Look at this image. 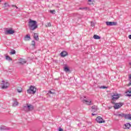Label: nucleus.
I'll return each mask as SVG.
<instances>
[{"instance_id":"nucleus-1","label":"nucleus","mask_w":131,"mask_h":131,"mask_svg":"<svg viewBox=\"0 0 131 131\" xmlns=\"http://www.w3.org/2000/svg\"><path fill=\"white\" fill-rule=\"evenodd\" d=\"M28 26L30 30H35L38 26L37 25V23L35 20H33L32 19H30L28 22Z\"/></svg>"},{"instance_id":"nucleus-2","label":"nucleus","mask_w":131,"mask_h":131,"mask_svg":"<svg viewBox=\"0 0 131 131\" xmlns=\"http://www.w3.org/2000/svg\"><path fill=\"white\" fill-rule=\"evenodd\" d=\"M33 109V105L28 103H27L26 105H25L23 107V110H24L25 112H29V111H32Z\"/></svg>"},{"instance_id":"nucleus-3","label":"nucleus","mask_w":131,"mask_h":131,"mask_svg":"<svg viewBox=\"0 0 131 131\" xmlns=\"http://www.w3.org/2000/svg\"><path fill=\"white\" fill-rule=\"evenodd\" d=\"M117 116L121 117V118L124 117L125 119L131 120V114H124L123 113H121L117 115Z\"/></svg>"},{"instance_id":"nucleus-4","label":"nucleus","mask_w":131,"mask_h":131,"mask_svg":"<svg viewBox=\"0 0 131 131\" xmlns=\"http://www.w3.org/2000/svg\"><path fill=\"white\" fill-rule=\"evenodd\" d=\"M36 93V88L34 86H31L28 90H27V93L29 94H35Z\"/></svg>"},{"instance_id":"nucleus-5","label":"nucleus","mask_w":131,"mask_h":131,"mask_svg":"<svg viewBox=\"0 0 131 131\" xmlns=\"http://www.w3.org/2000/svg\"><path fill=\"white\" fill-rule=\"evenodd\" d=\"M9 85H10L9 82H6L3 80L2 81V83L1 84V88L3 90H5L6 89H8V88H9Z\"/></svg>"},{"instance_id":"nucleus-6","label":"nucleus","mask_w":131,"mask_h":131,"mask_svg":"<svg viewBox=\"0 0 131 131\" xmlns=\"http://www.w3.org/2000/svg\"><path fill=\"white\" fill-rule=\"evenodd\" d=\"M96 120L98 123H105V120L103 119V118L101 117L100 116L97 117Z\"/></svg>"},{"instance_id":"nucleus-7","label":"nucleus","mask_w":131,"mask_h":131,"mask_svg":"<svg viewBox=\"0 0 131 131\" xmlns=\"http://www.w3.org/2000/svg\"><path fill=\"white\" fill-rule=\"evenodd\" d=\"M122 106H123V103H116L115 104L114 108V109H119V108H121V107H122Z\"/></svg>"},{"instance_id":"nucleus-8","label":"nucleus","mask_w":131,"mask_h":131,"mask_svg":"<svg viewBox=\"0 0 131 131\" xmlns=\"http://www.w3.org/2000/svg\"><path fill=\"white\" fill-rule=\"evenodd\" d=\"M105 24L107 26H116L117 25V23L115 21H106Z\"/></svg>"},{"instance_id":"nucleus-9","label":"nucleus","mask_w":131,"mask_h":131,"mask_svg":"<svg viewBox=\"0 0 131 131\" xmlns=\"http://www.w3.org/2000/svg\"><path fill=\"white\" fill-rule=\"evenodd\" d=\"M83 103L86 104V105H93V102H92V100L91 99H83Z\"/></svg>"},{"instance_id":"nucleus-10","label":"nucleus","mask_w":131,"mask_h":131,"mask_svg":"<svg viewBox=\"0 0 131 131\" xmlns=\"http://www.w3.org/2000/svg\"><path fill=\"white\" fill-rule=\"evenodd\" d=\"M15 33V31L12 30V29L7 30L5 34H14Z\"/></svg>"},{"instance_id":"nucleus-11","label":"nucleus","mask_w":131,"mask_h":131,"mask_svg":"<svg viewBox=\"0 0 131 131\" xmlns=\"http://www.w3.org/2000/svg\"><path fill=\"white\" fill-rule=\"evenodd\" d=\"M126 97H131V88H129L128 90L125 91Z\"/></svg>"},{"instance_id":"nucleus-12","label":"nucleus","mask_w":131,"mask_h":131,"mask_svg":"<svg viewBox=\"0 0 131 131\" xmlns=\"http://www.w3.org/2000/svg\"><path fill=\"white\" fill-rule=\"evenodd\" d=\"M118 99H119V95L114 94L112 96V100H118Z\"/></svg>"},{"instance_id":"nucleus-13","label":"nucleus","mask_w":131,"mask_h":131,"mask_svg":"<svg viewBox=\"0 0 131 131\" xmlns=\"http://www.w3.org/2000/svg\"><path fill=\"white\" fill-rule=\"evenodd\" d=\"M26 60H25V59L23 58L19 59V64H21L22 65H23L24 64H26Z\"/></svg>"},{"instance_id":"nucleus-14","label":"nucleus","mask_w":131,"mask_h":131,"mask_svg":"<svg viewBox=\"0 0 131 131\" xmlns=\"http://www.w3.org/2000/svg\"><path fill=\"white\" fill-rule=\"evenodd\" d=\"M91 109H92L91 110L92 112H96L98 110V108H97V106L96 105H94L92 106Z\"/></svg>"},{"instance_id":"nucleus-15","label":"nucleus","mask_w":131,"mask_h":131,"mask_svg":"<svg viewBox=\"0 0 131 131\" xmlns=\"http://www.w3.org/2000/svg\"><path fill=\"white\" fill-rule=\"evenodd\" d=\"M67 55H68V53L66 51H62L60 53L61 57H66Z\"/></svg>"},{"instance_id":"nucleus-16","label":"nucleus","mask_w":131,"mask_h":131,"mask_svg":"<svg viewBox=\"0 0 131 131\" xmlns=\"http://www.w3.org/2000/svg\"><path fill=\"white\" fill-rule=\"evenodd\" d=\"M24 40H26V41L28 40H30V35L29 34L26 35L24 38Z\"/></svg>"},{"instance_id":"nucleus-17","label":"nucleus","mask_w":131,"mask_h":131,"mask_svg":"<svg viewBox=\"0 0 131 131\" xmlns=\"http://www.w3.org/2000/svg\"><path fill=\"white\" fill-rule=\"evenodd\" d=\"M13 107H15V106H18V101H17V99H14V102L12 104Z\"/></svg>"},{"instance_id":"nucleus-18","label":"nucleus","mask_w":131,"mask_h":131,"mask_svg":"<svg viewBox=\"0 0 131 131\" xmlns=\"http://www.w3.org/2000/svg\"><path fill=\"white\" fill-rule=\"evenodd\" d=\"M1 130H7L8 129V127L6 126H1L0 127Z\"/></svg>"},{"instance_id":"nucleus-19","label":"nucleus","mask_w":131,"mask_h":131,"mask_svg":"<svg viewBox=\"0 0 131 131\" xmlns=\"http://www.w3.org/2000/svg\"><path fill=\"white\" fill-rule=\"evenodd\" d=\"M34 38L35 39V40H38L39 38H38V35L37 33H34Z\"/></svg>"},{"instance_id":"nucleus-20","label":"nucleus","mask_w":131,"mask_h":131,"mask_svg":"<svg viewBox=\"0 0 131 131\" xmlns=\"http://www.w3.org/2000/svg\"><path fill=\"white\" fill-rule=\"evenodd\" d=\"M93 38H94V39H100L101 38V37L97 35H94L93 36Z\"/></svg>"},{"instance_id":"nucleus-21","label":"nucleus","mask_w":131,"mask_h":131,"mask_svg":"<svg viewBox=\"0 0 131 131\" xmlns=\"http://www.w3.org/2000/svg\"><path fill=\"white\" fill-rule=\"evenodd\" d=\"M125 128H129L130 127V124L129 123H127L125 124Z\"/></svg>"},{"instance_id":"nucleus-22","label":"nucleus","mask_w":131,"mask_h":131,"mask_svg":"<svg viewBox=\"0 0 131 131\" xmlns=\"http://www.w3.org/2000/svg\"><path fill=\"white\" fill-rule=\"evenodd\" d=\"M6 59L8 61H12V58H11V57H10V56H9V55H7L6 56Z\"/></svg>"},{"instance_id":"nucleus-23","label":"nucleus","mask_w":131,"mask_h":131,"mask_svg":"<svg viewBox=\"0 0 131 131\" xmlns=\"http://www.w3.org/2000/svg\"><path fill=\"white\" fill-rule=\"evenodd\" d=\"M11 55H15L16 54V51L14 50H12L10 52Z\"/></svg>"},{"instance_id":"nucleus-24","label":"nucleus","mask_w":131,"mask_h":131,"mask_svg":"<svg viewBox=\"0 0 131 131\" xmlns=\"http://www.w3.org/2000/svg\"><path fill=\"white\" fill-rule=\"evenodd\" d=\"M52 26V24H51V23H47L46 25V27H51Z\"/></svg>"},{"instance_id":"nucleus-25","label":"nucleus","mask_w":131,"mask_h":131,"mask_svg":"<svg viewBox=\"0 0 131 131\" xmlns=\"http://www.w3.org/2000/svg\"><path fill=\"white\" fill-rule=\"evenodd\" d=\"M23 91V90L21 88L17 89V91L18 92V93H22Z\"/></svg>"},{"instance_id":"nucleus-26","label":"nucleus","mask_w":131,"mask_h":131,"mask_svg":"<svg viewBox=\"0 0 131 131\" xmlns=\"http://www.w3.org/2000/svg\"><path fill=\"white\" fill-rule=\"evenodd\" d=\"M64 70L66 72H68L69 71V68L68 67H65Z\"/></svg>"},{"instance_id":"nucleus-27","label":"nucleus","mask_w":131,"mask_h":131,"mask_svg":"<svg viewBox=\"0 0 131 131\" xmlns=\"http://www.w3.org/2000/svg\"><path fill=\"white\" fill-rule=\"evenodd\" d=\"M32 46L35 47V41L34 40L32 41Z\"/></svg>"},{"instance_id":"nucleus-28","label":"nucleus","mask_w":131,"mask_h":131,"mask_svg":"<svg viewBox=\"0 0 131 131\" xmlns=\"http://www.w3.org/2000/svg\"><path fill=\"white\" fill-rule=\"evenodd\" d=\"M54 94H55V93L51 91H48V94H50V95H54Z\"/></svg>"},{"instance_id":"nucleus-29","label":"nucleus","mask_w":131,"mask_h":131,"mask_svg":"<svg viewBox=\"0 0 131 131\" xmlns=\"http://www.w3.org/2000/svg\"><path fill=\"white\" fill-rule=\"evenodd\" d=\"M55 12L56 11H55V10H50V13H51V14H55Z\"/></svg>"},{"instance_id":"nucleus-30","label":"nucleus","mask_w":131,"mask_h":131,"mask_svg":"<svg viewBox=\"0 0 131 131\" xmlns=\"http://www.w3.org/2000/svg\"><path fill=\"white\" fill-rule=\"evenodd\" d=\"M4 6H5V7H9V4H8V3H5L4 4Z\"/></svg>"},{"instance_id":"nucleus-31","label":"nucleus","mask_w":131,"mask_h":131,"mask_svg":"<svg viewBox=\"0 0 131 131\" xmlns=\"http://www.w3.org/2000/svg\"><path fill=\"white\" fill-rule=\"evenodd\" d=\"M91 26H95V23H94L93 21L91 22Z\"/></svg>"},{"instance_id":"nucleus-32","label":"nucleus","mask_w":131,"mask_h":131,"mask_svg":"<svg viewBox=\"0 0 131 131\" xmlns=\"http://www.w3.org/2000/svg\"><path fill=\"white\" fill-rule=\"evenodd\" d=\"M101 89H107V87L105 86H102L101 87Z\"/></svg>"},{"instance_id":"nucleus-33","label":"nucleus","mask_w":131,"mask_h":131,"mask_svg":"<svg viewBox=\"0 0 131 131\" xmlns=\"http://www.w3.org/2000/svg\"><path fill=\"white\" fill-rule=\"evenodd\" d=\"M85 9H86V8H79L80 10H85Z\"/></svg>"},{"instance_id":"nucleus-34","label":"nucleus","mask_w":131,"mask_h":131,"mask_svg":"<svg viewBox=\"0 0 131 131\" xmlns=\"http://www.w3.org/2000/svg\"><path fill=\"white\" fill-rule=\"evenodd\" d=\"M59 131H63V129L62 128L60 127L58 129Z\"/></svg>"},{"instance_id":"nucleus-35","label":"nucleus","mask_w":131,"mask_h":131,"mask_svg":"<svg viewBox=\"0 0 131 131\" xmlns=\"http://www.w3.org/2000/svg\"><path fill=\"white\" fill-rule=\"evenodd\" d=\"M128 85H131V80L129 81Z\"/></svg>"},{"instance_id":"nucleus-36","label":"nucleus","mask_w":131,"mask_h":131,"mask_svg":"<svg viewBox=\"0 0 131 131\" xmlns=\"http://www.w3.org/2000/svg\"><path fill=\"white\" fill-rule=\"evenodd\" d=\"M92 116H94V115H96V114H92Z\"/></svg>"},{"instance_id":"nucleus-37","label":"nucleus","mask_w":131,"mask_h":131,"mask_svg":"<svg viewBox=\"0 0 131 131\" xmlns=\"http://www.w3.org/2000/svg\"><path fill=\"white\" fill-rule=\"evenodd\" d=\"M129 79H131V74H130V75L129 76Z\"/></svg>"},{"instance_id":"nucleus-38","label":"nucleus","mask_w":131,"mask_h":131,"mask_svg":"<svg viewBox=\"0 0 131 131\" xmlns=\"http://www.w3.org/2000/svg\"><path fill=\"white\" fill-rule=\"evenodd\" d=\"M15 7L16 8V9H18V7H17L16 6H15Z\"/></svg>"},{"instance_id":"nucleus-39","label":"nucleus","mask_w":131,"mask_h":131,"mask_svg":"<svg viewBox=\"0 0 131 131\" xmlns=\"http://www.w3.org/2000/svg\"><path fill=\"white\" fill-rule=\"evenodd\" d=\"M88 2H92V0H88Z\"/></svg>"},{"instance_id":"nucleus-40","label":"nucleus","mask_w":131,"mask_h":131,"mask_svg":"<svg viewBox=\"0 0 131 131\" xmlns=\"http://www.w3.org/2000/svg\"><path fill=\"white\" fill-rule=\"evenodd\" d=\"M12 7H15V6H16L15 5H12Z\"/></svg>"},{"instance_id":"nucleus-41","label":"nucleus","mask_w":131,"mask_h":131,"mask_svg":"<svg viewBox=\"0 0 131 131\" xmlns=\"http://www.w3.org/2000/svg\"><path fill=\"white\" fill-rule=\"evenodd\" d=\"M0 3H2V0H0Z\"/></svg>"}]
</instances>
